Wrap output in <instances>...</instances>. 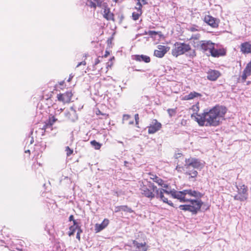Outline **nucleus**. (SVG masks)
Listing matches in <instances>:
<instances>
[{
  "instance_id": "f257e3e1",
  "label": "nucleus",
  "mask_w": 251,
  "mask_h": 251,
  "mask_svg": "<svg viewBox=\"0 0 251 251\" xmlns=\"http://www.w3.org/2000/svg\"><path fill=\"white\" fill-rule=\"evenodd\" d=\"M226 110V107L217 105L209 110H204L201 115H195L196 122L200 126H217L224 119Z\"/></svg>"
},
{
  "instance_id": "f03ea898",
  "label": "nucleus",
  "mask_w": 251,
  "mask_h": 251,
  "mask_svg": "<svg viewBox=\"0 0 251 251\" xmlns=\"http://www.w3.org/2000/svg\"><path fill=\"white\" fill-rule=\"evenodd\" d=\"M185 53L190 58H193L196 55L195 50L192 49L189 44L178 42L175 43L172 50V54L176 57Z\"/></svg>"
},
{
  "instance_id": "7ed1b4c3",
  "label": "nucleus",
  "mask_w": 251,
  "mask_h": 251,
  "mask_svg": "<svg viewBox=\"0 0 251 251\" xmlns=\"http://www.w3.org/2000/svg\"><path fill=\"white\" fill-rule=\"evenodd\" d=\"M184 168L186 170V174L191 177H196L198 172L194 169H201L204 167L203 163L198 159L190 157L185 161Z\"/></svg>"
},
{
  "instance_id": "20e7f679",
  "label": "nucleus",
  "mask_w": 251,
  "mask_h": 251,
  "mask_svg": "<svg viewBox=\"0 0 251 251\" xmlns=\"http://www.w3.org/2000/svg\"><path fill=\"white\" fill-rule=\"evenodd\" d=\"M141 194L145 197L152 200L158 195V190L154 184L148 182L147 184H144L140 188Z\"/></svg>"
},
{
  "instance_id": "39448f33",
  "label": "nucleus",
  "mask_w": 251,
  "mask_h": 251,
  "mask_svg": "<svg viewBox=\"0 0 251 251\" xmlns=\"http://www.w3.org/2000/svg\"><path fill=\"white\" fill-rule=\"evenodd\" d=\"M238 194L234 197L235 200L245 201L248 198V188L245 185L237 186Z\"/></svg>"
},
{
  "instance_id": "423d86ee",
  "label": "nucleus",
  "mask_w": 251,
  "mask_h": 251,
  "mask_svg": "<svg viewBox=\"0 0 251 251\" xmlns=\"http://www.w3.org/2000/svg\"><path fill=\"white\" fill-rule=\"evenodd\" d=\"M214 43L210 41H200L199 42L198 46L200 49L203 52H208L209 53L211 50L213 49Z\"/></svg>"
},
{
  "instance_id": "0eeeda50",
  "label": "nucleus",
  "mask_w": 251,
  "mask_h": 251,
  "mask_svg": "<svg viewBox=\"0 0 251 251\" xmlns=\"http://www.w3.org/2000/svg\"><path fill=\"white\" fill-rule=\"evenodd\" d=\"M188 201L190 202L191 212L193 214H196L201 209L203 202L201 200H190Z\"/></svg>"
},
{
  "instance_id": "6e6552de",
  "label": "nucleus",
  "mask_w": 251,
  "mask_h": 251,
  "mask_svg": "<svg viewBox=\"0 0 251 251\" xmlns=\"http://www.w3.org/2000/svg\"><path fill=\"white\" fill-rule=\"evenodd\" d=\"M209 53L213 57H218L221 56L225 55L226 53V51L223 48H219L218 45L214 44L213 49L211 50Z\"/></svg>"
},
{
  "instance_id": "1a4fd4ad",
  "label": "nucleus",
  "mask_w": 251,
  "mask_h": 251,
  "mask_svg": "<svg viewBox=\"0 0 251 251\" xmlns=\"http://www.w3.org/2000/svg\"><path fill=\"white\" fill-rule=\"evenodd\" d=\"M171 193L173 198L178 200L181 202H187L189 201V199L185 197L183 191H178L173 189Z\"/></svg>"
},
{
  "instance_id": "9d476101",
  "label": "nucleus",
  "mask_w": 251,
  "mask_h": 251,
  "mask_svg": "<svg viewBox=\"0 0 251 251\" xmlns=\"http://www.w3.org/2000/svg\"><path fill=\"white\" fill-rule=\"evenodd\" d=\"M169 49L167 46L158 45L157 49L154 51V55L158 58H162L169 51Z\"/></svg>"
},
{
  "instance_id": "9b49d317",
  "label": "nucleus",
  "mask_w": 251,
  "mask_h": 251,
  "mask_svg": "<svg viewBox=\"0 0 251 251\" xmlns=\"http://www.w3.org/2000/svg\"><path fill=\"white\" fill-rule=\"evenodd\" d=\"M86 6L95 10L97 7L101 6L103 0H82Z\"/></svg>"
},
{
  "instance_id": "f8f14e48",
  "label": "nucleus",
  "mask_w": 251,
  "mask_h": 251,
  "mask_svg": "<svg viewBox=\"0 0 251 251\" xmlns=\"http://www.w3.org/2000/svg\"><path fill=\"white\" fill-rule=\"evenodd\" d=\"M161 124L156 120H153L151 125L148 126V133L149 134H153L158 131L161 128Z\"/></svg>"
},
{
  "instance_id": "ddd939ff",
  "label": "nucleus",
  "mask_w": 251,
  "mask_h": 251,
  "mask_svg": "<svg viewBox=\"0 0 251 251\" xmlns=\"http://www.w3.org/2000/svg\"><path fill=\"white\" fill-rule=\"evenodd\" d=\"M73 94L71 92H66L63 94L57 95V99L59 101H62L64 103L70 102Z\"/></svg>"
},
{
  "instance_id": "4468645a",
  "label": "nucleus",
  "mask_w": 251,
  "mask_h": 251,
  "mask_svg": "<svg viewBox=\"0 0 251 251\" xmlns=\"http://www.w3.org/2000/svg\"><path fill=\"white\" fill-rule=\"evenodd\" d=\"M219 71L215 70L210 69L207 72V78L211 81H215L220 76Z\"/></svg>"
},
{
  "instance_id": "2eb2a0df",
  "label": "nucleus",
  "mask_w": 251,
  "mask_h": 251,
  "mask_svg": "<svg viewBox=\"0 0 251 251\" xmlns=\"http://www.w3.org/2000/svg\"><path fill=\"white\" fill-rule=\"evenodd\" d=\"M251 75V61L248 63L245 69L243 71V74L241 75L242 81H246L247 78Z\"/></svg>"
},
{
  "instance_id": "dca6fc26",
  "label": "nucleus",
  "mask_w": 251,
  "mask_h": 251,
  "mask_svg": "<svg viewBox=\"0 0 251 251\" xmlns=\"http://www.w3.org/2000/svg\"><path fill=\"white\" fill-rule=\"evenodd\" d=\"M133 245L135 247L134 251H147L148 250V246L145 242L140 243L134 240Z\"/></svg>"
},
{
  "instance_id": "f3484780",
  "label": "nucleus",
  "mask_w": 251,
  "mask_h": 251,
  "mask_svg": "<svg viewBox=\"0 0 251 251\" xmlns=\"http://www.w3.org/2000/svg\"><path fill=\"white\" fill-rule=\"evenodd\" d=\"M240 51L244 54L251 53V44L249 42H245L240 45Z\"/></svg>"
},
{
  "instance_id": "a211bd4d",
  "label": "nucleus",
  "mask_w": 251,
  "mask_h": 251,
  "mask_svg": "<svg viewBox=\"0 0 251 251\" xmlns=\"http://www.w3.org/2000/svg\"><path fill=\"white\" fill-rule=\"evenodd\" d=\"M204 21L212 27L218 26V24L216 23L214 18L210 15H206L204 18Z\"/></svg>"
},
{
  "instance_id": "6ab92c4d",
  "label": "nucleus",
  "mask_w": 251,
  "mask_h": 251,
  "mask_svg": "<svg viewBox=\"0 0 251 251\" xmlns=\"http://www.w3.org/2000/svg\"><path fill=\"white\" fill-rule=\"evenodd\" d=\"M201 97V94L196 92L195 91H193V92H190L189 94L185 95L183 97L182 100H191L194 99L196 98Z\"/></svg>"
},
{
  "instance_id": "aec40b11",
  "label": "nucleus",
  "mask_w": 251,
  "mask_h": 251,
  "mask_svg": "<svg viewBox=\"0 0 251 251\" xmlns=\"http://www.w3.org/2000/svg\"><path fill=\"white\" fill-rule=\"evenodd\" d=\"M109 224V220L107 219H104L100 224H97L95 226V230L96 232H99L105 228Z\"/></svg>"
},
{
  "instance_id": "412c9836",
  "label": "nucleus",
  "mask_w": 251,
  "mask_h": 251,
  "mask_svg": "<svg viewBox=\"0 0 251 251\" xmlns=\"http://www.w3.org/2000/svg\"><path fill=\"white\" fill-rule=\"evenodd\" d=\"M183 191L185 197L187 195H188L190 197H194L197 198L201 195V193L200 192L193 190L192 189H186Z\"/></svg>"
},
{
  "instance_id": "4be33fe9",
  "label": "nucleus",
  "mask_w": 251,
  "mask_h": 251,
  "mask_svg": "<svg viewBox=\"0 0 251 251\" xmlns=\"http://www.w3.org/2000/svg\"><path fill=\"white\" fill-rule=\"evenodd\" d=\"M135 9L137 10L136 12H133L132 14V18L134 21H136L139 19L140 16L142 14V7L136 6Z\"/></svg>"
},
{
  "instance_id": "5701e85b",
  "label": "nucleus",
  "mask_w": 251,
  "mask_h": 251,
  "mask_svg": "<svg viewBox=\"0 0 251 251\" xmlns=\"http://www.w3.org/2000/svg\"><path fill=\"white\" fill-rule=\"evenodd\" d=\"M191 109L194 112V113L191 114V118L196 121L195 115H201V114H198V112L200 110L199 103L197 102L195 105H193L191 107Z\"/></svg>"
},
{
  "instance_id": "b1692460",
  "label": "nucleus",
  "mask_w": 251,
  "mask_h": 251,
  "mask_svg": "<svg viewBox=\"0 0 251 251\" xmlns=\"http://www.w3.org/2000/svg\"><path fill=\"white\" fill-rule=\"evenodd\" d=\"M71 111L69 112L67 116L72 121L75 122L77 119V115L75 110L73 107L71 108Z\"/></svg>"
},
{
  "instance_id": "393cba45",
  "label": "nucleus",
  "mask_w": 251,
  "mask_h": 251,
  "mask_svg": "<svg viewBox=\"0 0 251 251\" xmlns=\"http://www.w3.org/2000/svg\"><path fill=\"white\" fill-rule=\"evenodd\" d=\"M134 59L138 61H144L146 63H149L151 61L150 57L145 55H136L135 56Z\"/></svg>"
},
{
  "instance_id": "a878e982",
  "label": "nucleus",
  "mask_w": 251,
  "mask_h": 251,
  "mask_svg": "<svg viewBox=\"0 0 251 251\" xmlns=\"http://www.w3.org/2000/svg\"><path fill=\"white\" fill-rule=\"evenodd\" d=\"M153 181L157 183L159 186H162L163 188H167L168 185L164 182V181L158 177L157 176H153V177L152 178Z\"/></svg>"
},
{
  "instance_id": "bb28decb",
  "label": "nucleus",
  "mask_w": 251,
  "mask_h": 251,
  "mask_svg": "<svg viewBox=\"0 0 251 251\" xmlns=\"http://www.w3.org/2000/svg\"><path fill=\"white\" fill-rule=\"evenodd\" d=\"M156 197L157 198H159L164 202L172 206H174L173 203L171 201H168V199L165 198L163 194H162V192H158V195H156Z\"/></svg>"
},
{
  "instance_id": "cd10ccee",
  "label": "nucleus",
  "mask_w": 251,
  "mask_h": 251,
  "mask_svg": "<svg viewBox=\"0 0 251 251\" xmlns=\"http://www.w3.org/2000/svg\"><path fill=\"white\" fill-rule=\"evenodd\" d=\"M103 17L108 20L113 19V15L110 12L109 9L105 8L103 11Z\"/></svg>"
},
{
  "instance_id": "c85d7f7f",
  "label": "nucleus",
  "mask_w": 251,
  "mask_h": 251,
  "mask_svg": "<svg viewBox=\"0 0 251 251\" xmlns=\"http://www.w3.org/2000/svg\"><path fill=\"white\" fill-rule=\"evenodd\" d=\"M52 125L51 124L48 122L46 123L43 127L41 128L42 130H44L45 131L48 132L49 131H51L52 129Z\"/></svg>"
},
{
  "instance_id": "c756f323",
  "label": "nucleus",
  "mask_w": 251,
  "mask_h": 251,
  "mask_svg": "<svg viewBox=\"0 0 251 251\" xmlns=\"http://www.w3.org/2000/svg\"><path fill=\"white\" fill-rule=\"evenodd\" d=\"M90 144L91 146L96 150H99L102 146L101 144L97 142L96 140L91 141L90 142Z\"/></svg>"
},
{
  "instance_id": "7c9ffc66",
  "label": "nucleus",
  "mask_w": 251,
  "mask_h": 251,
  "mask_svg": "<svg viewBox=\"0 0 251 251\" xmlns=\"http://www.w3.org/2000/svg\"><path fill=\"white\" fill-rule=\"evenodd\" d=\"M179 208L184 211H188L191 212V209L189 204L180 205Z\"/></svg>"
},
{
  "instance_id": "2f4dec72",
  "label": "nucleus",
  "mask_w": 251,
  "mask_h": 251,
  "mask_svg": "<svg viewBox=\"0 0 251 251\" xmlns=\"http://www.w3.org/2000/svg\"><path fill=\"white\" fill-rule=\"evenodd\" d=\"M160 32H157L153 30H150L148 33L145 32V34H149L151 37H155L156 35H158L159 36H160Z\"/></svg>"
},
{
  "instance_id": "473e14b6",
  "label": "nucleus",
  "mask_w": 251,
  "mask_h": 251,
  "mask_svg": "<svg viewBox=\"0 0 251 251\" xmlns=\"http://www.w3.org/2000/svg\"><path fill=\"white\" fill-rule=\"evenodd\" d=\"M167 112L170 117L174 116L176 113V108L171 109L167 110Z\"/></svg>"
},
{
  "instance_id": "72a5a7b5",
  "label": "nucleus",
  "mask_w": 251,
  "mask_h": 251,
  "mask_svg": "<svg viewBox=\"0 0 251 251\" xmlns=\"http://www.w3.org/2000/svg\"><path fill=\"white\" fill-rule=\"evenodd\" d=\"M137 1V3L136 4V6L142 7L143 5H145L148 4V0H136Z\"/></svg>"
},
{
  "instance_id": "f704fd0d",
  "label": "nucleus",
  "mask_w": 251,
  "mask_h": 251,
  "mask_svg": "<svg viewBox=\"0 0 251 251\" xmlns=\"http://www.w3.org/2000/svg\"><path fill=\"white\" fill-rule=\"evenodd\" d=\"M122 211L125 212H128V213H132L133 211L132 209L126 205H122V207H121Z\"/></svg>"
},
{
  "instance_id": "c9c22d12",
  "label": "nucleus",
  "mask_w": 251,
  "mask_h": 251,
  "mask_svg": "<svg viewBox=\"0 0 251 251\" xmlns=\"http://www.w3.org/2000/svg\"><path fill=\"white\" fill-rule=\"evenodd\" d=\"M65 151L68 156H70L73 152V150L71 149L68 146L66 147Z\"/></svg>"
},
{
  "instance_id": "e433bc0d",
  "label": "nucleus",
  "mask_w": 251,
  "mask_h": 251,
  "mask_svg": "<svg viewBox=\"0 0 251 251\" xmlns=\"http://www.w3.org/2000/svg\"><path fill=\"white\" fill-rule=\"evenodd\" d=\"M100 58L102 59V57H100H100H98L96 59L95 63H94V66H93L94 70L96 69L95 66L96 65H97L99 63H100L101 62V60H100Z\"/></svg>"
},
{
  "instance_id": "4c0bfd02",
  "label": "nucleus",
  "mask_w": 251,
  "mask_h": 251,
  "mask_svg": "<svg viewBox=\"0 0 251 251\" xmlns=\"http://www.w3.org/2000/svg\"><path fill=\"white\" fill-rule=\"evenodd\" d=\"M70 229L71 230H72L70 232H69V235L70 236L74 235L75 232V226H71L70 228Z\"/></svg>"
},
{
  "instance_id": "58836bf2",
  "label": "nucleus",
  "mask_w": 251,
  "mask_h": 251,
  "mask_svg": "<svg viewBox=\"0 0 251 251\" xmlns=\"http://www.w3.org/2000/svg\"><path fill=\"white\" fill-rule=\"evenodd\" d=\"M172 191V190H171V191H168L167 190H165V189H161L160 190V191H159V192H162V194H163V193H165L167 194H170L171 195V192Z\"/></svg>"
},
{
  "instance_id": "ea45409f",
  "label": "nucleus",
  "mask_w": 251,
  "mask_h": 251,
  "mask_svg": "<svg viewBox=\"0 0 251 251\" xmlns=\"http://www.w3.org/2000/svg\"><path fill=\"white\" fill-rule=\"evenodd\" d=\"M56 121V119L54 117L52 116L50 118L49 121L48 122L51 124V125H53V123Z\"/></svg>"
},
{
  "instance_id": "a19ab883",
  "label": "nucleus",
  "mask_w": 251,
  "mask_h": 251,
  "mask_svg": "<svg viewBox=\"0 0 251 251\" xmlns=\"http://www.w3.org/2000/svg\"><path fill=\"white\" fill-rule=\"evenodd\" d=\"M69 221H73L74 226H75L77 224L76 221L74 219V216L71 215L69 217Z\"/></svg>"
},
{
  "instance_id": "79ce46f5",
  "label": "nucleus",
  "mask_w": 251,
  "mask_h": 251,
  "mask_svg": "<svg viewBox=\"0 0 251 251\" xmlns=\"http://www.w3.org/2000/svg\"><path fill=\"white\" fill-rule=\"evenodd\" d=\"M198 27L196 26H191L189 28V30L191 31L194 32L195 31H197L198 29H197Z\"/></svg>"
},
{
  "instance_id": "37998d69",
  "label": "nucleus",
  "mask_w": 251,
  "mask_h": 251,
  "mask_svg": "<svg viewBox=\"0 0 251 251\" xmlns=\"http://www.w3.org/2000/svg\"><path fill=\"white\" fill-rule=\"evenodd\" d=\"M130 117V115H129L128 114H125L123 115V121H127L129 119Z\"/></svg>"
},
{
  "instance_id": "c03bdc74",
  "label": "nucleus",
  "mask_w": 251,
  "mask_h": 251,
  "mask_svg": "<svg viewBox=\"0 0 251 251\" xmlns=\"http://www.w3.org/2000/svg\"><path fill=\"white\" fill-rule=\"evenodd\" d=\"M200 37V34H197L195 35H193L191 37V39H199Z\"/></svg>"
},
{
  "instance_id": "a18cd8bd",
  "label": "nucleus",
  "mask_w": 251,
  "mask_h": 251,
  "mask_svg": "<svg viewBox=\"0 0 251 251\" xmlns=\"http://www.w3.org/2000/svg\"><path fill=\"white\" fill-rule=\"evenodd\" d=\"M75 229H77V233H79V234H80L82 232V229H81V228L77 224L75 226Z\"/></svg>"
},
{
  "instance_id": "49530a36",
  "label": "nucleus",
  "mask_w": 251,
  "mask_h": 251,
  "mask_svg": "<svg viewBox=\"0 0 251 251\" xmlns=\"http://www.w3.org/2000/svg\"><path fill=\"white\" fill-rule=\"evenodd\" d=\"M134 118H135L136 124L138 125L139 123V115L138 114H136L134 116Z\"/></svg>"
},
{
  "instance_id": "de8ad7c7",
  "label": "nucleus",
  "mask_w": 251,
  "mask_h": 251,
  "mask_svg": "<svg viewBox=\"0 0 251 251\" xmlns=\"http://www.w3.org/2000/svg\"><path fill=\"white\" fill-rule=\"evenodd\" d=\"M121 207H122L121 206H116L115 208V212H118L122 210V209H121Z\"/></svg>"
},
{
  "instance_id": "09e8293b",
  "label": "nucleus",
  "mask_w": 251,
  "mask_h": 251,
  "mask_svg": "<svg viewBox=\"0 0 251 251\" xmlns=\"http://www.w3.org/2000/svg\"><path fill=\"white\" fill-rule=\"evenodd\" d=\"M86 62L85 61H82L81 62H79L78 63V64L76 65V67H78L81 65H86Z\"/></svg>"
},
{
  "instance_id": "8fccbe9b",
  "label": "nucleus",
  "mask_w": 251,
  "mask_h": 251,
  "mask_svg": "<svg viewBox=\"0 0 251 251\" xmlns=\"http://www.w3.org/2000/svg\"><path fill=\"white\" fill-rule=\"evenodd\" d=\"M74 76V75L72 74H70V76H69V78L67 80V81L70 82L72 80V79L73 78Z\"/></svg>"
},
{
  "instance_id": "3c124183",
  "label": "nucleus",
  "mask_w": 251,
  "mask_h": 251,
  "mask_svg": "<svg viewBox=\"0 0 251 251\" xmlns=\"http://www.w3.org/2000/svg\"><path fill=\"white\" fill-rule=\"evenodd\" d=\"M76 238H77V239H78L79 240H80V234H79V233H77V234H76Z\"/></svg>"
},
{
  "instance_id": "603ef678",
  "label": "nucleus",
  "mask_w": 251,
  "mask_h": 251,
  "mask_svg": "<svg viewBox=\"0 0 251 251\" xmlns=\"http://www.w3.org/2000/svg\"><path fill=\"white\" fill-rule=\"evenodd\" d=\"M136 71H138V72H144L145 71L143 70H140V69H136L135 70Z\"/></svg>"
},
{
  "instance_id": "864d4df0",
  "label": "nucleus",
  "mask_w": 251,
  "mask_h": 251,
  "mask_svg": "<svg viewBox=\"0 0 251 251\" xmlns=\"http://www.w3.org/2000/svg\"><path fill=\"white\" fill-rule=\"evenodd\" d=\"M34 142V140H33V138H31V139H30V143L31 144L33 143Z\"/></svg>"
},
{
  "instance_id": "5fc2aeb1",
  "label": "nucleus",
  "mask_w": 251,
  "mask_h": 251,
  "mask_svg": "<svg viewBox=\"0 0 251 251\" xmlns=\"http://www.w3.org/2000/svg\"><path fill=\"white\" fill-rule=\"evenodd\" d=\"M124 164H125V165L126 166H127V164H128V162L127 161H124Z\"/></svg>"
},
{
  "instance_id": "6e6d98bb",
  "label": "nucleus",
  "mask_w": 251,
  "mask_h": 251,
  "mask_svg": "<svg viewBox=\"0 0 251 251\" xmlns=\"http://www.w3.org/2000/svg\"><path fill=\"white\" fill-rule=\"evenodd\" d=\"M25 153H30V151L29 150H27L26 151H25Z\"/></svg>"
},
{
  "instance_id": "4d7b16f0",
  "label": "nucleus",
  "mask_w": 251,
  "mask_h": 251,
  "mask_svg": "<svg viewBox=\"0 0 251 251\" xmlns=\"http://www.w3.org/2000/svg\"><path fill=\"white\" fill-rule=\"evenodd\" d=\"M133 124V121H130V122H129V125H132V124Z\"/></svg>"
}]
</instances>
